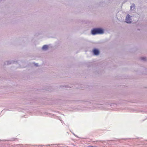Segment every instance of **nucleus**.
<instances>
[{"mask_svg":"<svg viewBox=\"0 0 147 147\" xmlns=\"http://www.w3.org/2000/svg\"><path fill=\"white\" fill-rule=\"evenodd\" d=\"M48 46L47 45H45L43 46L42 49V50L46 51L48 50Z\"/></svg>","mask_w":147,"mask_h":147,"instance_id":"39448f33","label":"nucleus"},{"mask_svg":"<svg viewBox=\"0 0 147 147\" xmlns=\"http://www.w3.org/2000/svg\"><path fill=\"white\" fill-rule=\"evenodd\" d=\"M132 16L129 14H127L125 18V22L127 23L130 24L131 23V19Z\"/></svg>","mask_w":147,"mask_h":147,"instance_id":"f03ea898","label":"nucleus"},{"mask_svg":"<svg viewBox=\"0 0 147 147\" xmlns=\"http://www.w3.org/2000/svg\"><path fill=\"white\" fill-rule=\"evenodd\" d=\"M87 147H95L93 146H88Z\"/></svg>","mask_w":147,"mask_h":147,"instance_id":"1a4fd4ad","label":"nucleus"},{"mask_svg":"<svg viewBox=\"0 0 147 147\" xmlns=\"http://www.w3.org/2000/svg\"><path fill=\"white\" fill-rule=\"evenodd\" d=\"M139 71L142 73L147 74V68L145 67H141L139 69Z\"/></svg>","mask_w":147,"mask_h":147,"instance_id":"7ed1b4c3","label":"nucleus"},{"mask_svg":"<svg viewBox=\"0 0 147 147\" xmlns=\"http://www.w3.org/2000/svg\"><path fill=\"white\" fill-rule=\"evenodd\" d=\"M135 8V4L134 3L132 4H131V6H130V11H133L134 9Z\"/></svg>","mask_w":147,"mask_h":147,"instance_id":"423d86ee","label":"nucleus"},{"mask_svg":"<svg viewBox=\"0 0 147 147\" xmlns=\"http://www.w3.org/2000/svg\"><path fill=\"white\" fill-rule=\"evenodd\" d=\"M104 33L103 29L100 28H94L91 31V34L93 35L96 34H102Z\"/></svg>","mask_w":147,"mask_h":147,"instance_id":"f257e3e1","label":"nucleus"},{"mask_svg":"<svg viewBox=\"0 0 147 147\" xmlns=\"http://www.w3.org/2000/svg\"><path fill=\"white\" fill-rule=\"evenodd\" d=\"M141 59L143 61H146L147 60V59L145 57H142L141 58Z\"/></svg>","mask_w":147,"mask_h":147,"instance_id":"6e6552de","label":"nucleus"},{"mask_svg":"<svg viewBox=\"0 0 147 147\" xmlns=\"http://www.w3.org/2000/svg\"><path fill=\"white\" fill-rule=\"evenodd\" d=\"M93 52L94 54L96 55H98L100 53V52L98 50L94 49L93 50Z\"/></svg>","mask_w":147,"mask_h":147,"instance_id":"20e7f679","label":"nucleus"},{"mask_svg":"<svg viewBox=\"0 0 147 147\" xmlns=\"http://www.w3.org/2000/svg\"><path fill=\"white\" fill-rule=\"evenodd\" d=\"M12 62H13L12 61H7L5 62V65H10V64H11L12 63Z\"/></svg>","mask_w":147,"mask_h":147,"instance_id":"0eeeda50","label":"nucleus"}]
</instances>
